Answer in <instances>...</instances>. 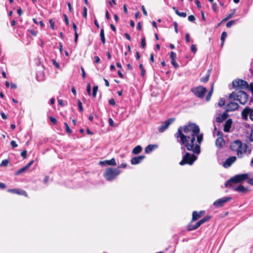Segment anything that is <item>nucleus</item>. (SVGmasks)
<instances>
[{
    "label": "nucleus",
    "mask_w": 253,
    "mask_h": 253,
    "mask_svg": "<svg viewBox=\"0 0 253 253\" xmlns=\"http://www.w3.org/2000/svg\"><path fill=\"white\" fill-rule=\"evenodd\" d=\"M29 31L30 32V33L34 36H36L37 35V31L34 30H30Z\"/></svg>",
    "instance_id": "nucleus-51"
},
{
    "label": "nucleus",
    "mask_w": 253,
    "mask_h": 253,
    "mask_svg": "<svg viewBox=\"0 0 253 253\" xmlns=\"http://www.w3.org/2000/svg\"><path fill=\"white\" fill-rule=\"evenodd\" d=\"M146 42H145V37H143L141 39V46L142 48H145L146 46Z\"/></svg>",
    "instance_id": "nucleus-37"
},
{
    "label": "nucleus",
    "mask_w": 253,
    "mask_h": 253,
    "mask_svg": "<svg viewBox=\"0 0 253 253\" xmlns=\"http://www.w3.org/2000/svg\"><path fill=\"white\" fill-rule=\"evenodd\" d=\"M231 199L232 198L230 197H224L214 201L213 205L217 208L221 207L225 203L230 201Z\"/></svg>",
    "instance_id": "nucleus-10"
},
{
    "label": "nucleus",
    "mask_w": 253,
    "mask_h": 253,
    "mask_svg": "<svg viewBox=\"0 0 253 253\" xmlns=\"http://www.w3.org/2000/svg\"><path fill=\"white\" fill-rule=\"evenodd\" d=\"M205 213V211H201L200 212H198L196 211H194L192 213V222L195 221L199 219Z\"/></svg>",
    "instance_id": "nucleus-16"
},
{
    "label": "nucleus",
    "mask_w": 253,
    "mask_h": 253,
    "mask_svg": "<svg viewBox=\"0 0 253 253\" xmlns=\"http://www.w3.org/2000/svg\"><path fill=\"white\" fill-rule=\"evenodd\" d=\"M229 98L238 101L241 104L244 105L248 99V95L246 92L242 90L236 91L229 95Z\"/></svg>",
    "instance_id": "nucleus-3"
},
{
    "label": "nucleus",
    "mask_w": 253,
    "mask_h": 253,
    "mask_svg": "<svg viewBox=\"0 0 253 253\" xmlns=\"http://www.w3.org/2000/svg\"><path fill=\"white\" fill-rule=\"evenodd\" d=\"M192 223L193 222L191 221V222L187 225V230L188 231H190L195 230L200 226V225L198 222H197L195 225H193Z\"/></svg>",
    "instance_id": "nucleus-19"
},
{
    "label": "nucleus",
    "mask_w": 253,
    "mask_h": 253,
    "mask_svg": "<svg viewBox=\"0 0 253 253\" xmlns=\"http://www.w3.org/2000/svg\"><path fill=\"white\" fill-rule=\"evenodd\" d=\"M7 191L11 193L17 194L18 195H24L27 196L26 192L23 190H21L19 189H9L7 190Z\"/></svg>",
    "instance_id": "nucleus-17"
},
{
    "label": "nucleus",
    "mask_w": 253,
    "mask_h": 253,
    "mask_svg": "<svg viewBox=\"0 0 253 253\" xmlns=\"http://www.w3.org/2000/svg\"><path fill=\"white\" fill-rule=\"evenodd\" d=\"M78 107H79V109L80 110V111H83V106H82V103L81 102V101L79 100L78 101Z\"/></svg>",
    "instance_id": "nucleus-39"
},
{
    "label": "nucleus",
    "mask_w": 253,
    "mask_h": 253,
    "mask_svg": "<svg viewBox=\"0 0 253 253\" xmlns=\"http://www.w3.org/2000/svg\"><path fill=\"white\" fill-rule=\"evenodd\" d=\"M188 19L189 21L193 22L195 20V18L194 15H191L188 16Z\"/></svg>",
    "instance_id": "nucleus-40"
},
{
    "label": "nucleus",
    "mask_w": 253,
    "mask_h": 253,
    "mask_svg": "<svg viewBox=\"0 0 253 253\" xmlns=\"http://www.w3.org/2000/svg\"><path fill=\"white\" fill-rule=\"evenodd\" d=\"M63 16L64 17V20H65L66 25H68L69 23V19H68V18L67 15L64 14L63 15Z\"/></svg>",
    "instance_id": "nucleus-49"
},
{
    "label": "nucleus",
    "mask_w": 253,
    "mask_h": 253,
    "mask_svg": "<svg viewBox=\"0 0 253 253\" xmlns=\"http://www.w3.org/2000/svg\"><path fill=\"white\" fill-rule=\"evenodd\" d=\"M121 173L119 168H109L106 169L104 173V176L108 181L115 179L116 177Z\"/></svg>",
    "instance_id": "nucleus-4"
},
{
    "label": "nucleus",
    "mask_w": 253,
    "mask_h": 253,
    "mask_svg": "<svg viewBox=\"0 0 253 253\" xmlns=\"http://www.w3.org/2000/svg\"><path fill=\"white\" fill-rule=\"evenodd\" d=\"M87 8L86 7H84V11H83V16L84 18H86V17H87Z\"/></svg>",
    "instance_id": "nucleus-45"
},
{
    "label": "nucleus",
    "mask_w": 253,
    "mask_h": 253,
    "mask_svg": "<svg viewBox=\"0 0 253 253\" xmlns=\"http://www.w3.org/2000/svg\"><path fill=\"white\" fill-rule=\"evenodd\" d=\"M248 177L249 175L248 173L237 174L226 181L225 183V186L228 187L229 185H231V184H235L246 179L248 180Z\"/></svg>",
    "instance_id": "nucleus-5"
},
{
    "label": "nucleus",
    "mask_w": 253,
    "mask_h": 253,
    "mask_svg": "<svg viewBox=\"0 0 253 253\" xmlns=\"http://www.w3.org/2000/svg\"><path fill=\"white\" fill-rule=\"evenodd\" d=\"M232 121L231 119H228L227 121H226L224 125V128L223 130L225 132H229L230 131V129L231 127Z\"/></svg>",
    "instance_id": "nucleus-20"
},
{
    "label": "nucleus",
    "mask_w": 253,
    "mask_h": 253,
    "mask_svg": "<svg viewBox=\"0 0 253 253\" xmlns=\"http://www.w3.org/2000/svg\"><path fill=\"white\" fill-rule=\"evenodd\" d=\"M94 59H95V63H98L100 62V58H99V57L98 56H95L94 57Z\"/></svg>",
    "instance_id": "nucleus-61"
},
{
    "label": "nucleus",
    "mask_w": 253,
    "mask_h": 253,
    "mask_svg": "<svg viewBox=\"0 0 253 253\" xmlns=\"http://www.w3.org/2000/svg\"><path fill=\"white\" fill-rule=\"evenodd\" d=\"M142 147L140 145H137L133 149L132 152L133 154L137 155L139 154L142 151Z\"/></svg>",
    "instance_id": "nucleus-23"
},
{
    "label": "nucleus",
    "mask_w": 253,
    "mask_h": 253,
    "mask_svg": "<svg viewBox=\"0 0 253 253\" xmlns=\"http://www.w3.org/2000/svg\"><path fill=\"white\" fill-rule=\"evenodd\" d=\"M236 22V21L234 20H231L229 22H228L226 24V27L227 28H230L231 27L233 24H234Z\"/></svg>",
    "instance_id": "nucleus-35"
},
{
    "label": "nucleus",
    "mask_w": 253,
    "mask_h": 253,
    "mask_svg": "<svg viewBox=\"0 0 253 253\" xmlns=\"http://www.w3.org/2000/svg\"><path fill=\"white\" fill-rule=\"evenodd\" d=\"M99 164L101 166H106V165H110V166H116L117 164L116 162V160L114 158H112L110 160H105L103 161H100L99 162Z\"/></svg>",
    "instance_id": "nucleus-15"
},
{
    "label": "nucleus",
    "mask_w": 253,
    "mask_h": 253,
    "mask_svg": "<svg viewBox=\"0 0 253 253\" xmlns=\"http://www.w3.org/2000/svg\"><path fill=\"white\" fill-rule=\"evenodd\" d=\"M9 163V161L7 159L3 160L1 164H0V166L1 167H5L7 166Z\"/></svg>",
    "instance_id": "nucleus-33"
},
{
    "label": "nucleus",
    "mask_w": 253,
    "mask_h": 253,
    "mask_svg": "<svg viewBox=\"0 0 253 253\" xmlns=\"http://www.w3.org/2000/svg\"><path fill=\"white\" fill-rule=\"evenodd\" d=\"M50 121L53 123L54 124H56L57 123L56 119L53 117H50L49 118Z\"/></svg>",
    "instance_id": "nucleus-53"
},
{
    "label": "nucleus",
    "mask_w": 253,
    "mask_h": 253,
    "mask_svg": "<svg viewBox=\"0 0 253 253\" xmlns=\"http://www.w3.org/2000/svg\"><path fill=\"white\" fill-rule=\"evenodd\" d=\"M239 105L234 102H230L226 105V111L228 112L234 111L238 109Z\"/></svg>",
    "instance_id": "nucleus-14"
},
{
    "label": "nucleus",
    "mask_w": 253,
    "mask_h": 253,
    "mask_svg": "<svg viewBox=\"0 0 253 253\" xmlns=\"http://www.w3.org/2000/svg\"><path fill=\"white\" fill-rule=\"evenodd\" d=\"M177 15H178V16H179L181 17H185L187 15V14L186 12H179Z\"/></svg>",
    "instance_id": "nucleus-43"
},
{
    "label": "nucleus",
    "mask_w": 253,
    "mask_h": 253,
    "mask_svg": "<svg viewBox=\"0 0 253 253\" xmlns=\"http://www.w3.org/2000/svg\"><path fill=\"white\" fill-rule=\"evenodd\" d=\"M139 68L141 70V75L144 76L145 74V70L143 68L142 64H140L139 66Z\"/></svg>",
    "instance_id": "nucleus-34"
},
{
    "label": "nucleus",
    "mask_w": 253,
    "mask_h": 253,
    "mask_svg": "<svg viewBox=\"0 0 253 253\" xmlns=\"http://www.w3.org/2000/svg\"><path fill=\"white\" fill-rule=\"evenodd\" d=\"M241 116L243 120L247 121L248 120V116L250 119L253 121V108L246 107L242 111Z\"/></svg>",
    "instance_id": "nucleus-8"
},
{
    "label": "nucleus",
    "mask_w": 253,
    "mask_h": 253,
    "mask_svg": "<svg viewBox=\"0 0 253 253\" xmlns=\"http://www.w3.org/2000/svg\"><path fill=\"white\" fill-rule=\"evenodd\" d=\"M126 167V164L123 163L121 165L118 166V167L117 168H119V169H120V168H125Z\"/></svg>",
    "instance_id": "nucleus-59"
},
{
    "label": "nucleus",
    "mask_w": 253,
    "mask_h": 253,
    "mask_svg": "<svg viewBox=\"0 0 253 253\" xmlns=\"http://www.w3.org/2000/svg\"><path fill=\"white\" fill-rule=\"evenodd\" d=\"M213 84H212L211 85V88L210 90V91H209L208 94V95L206 96V101H210V100L211 99V95H212V94L213 93Z\"/></svg>",
    "instance_id": "nucleus-24"
},
{
    "label": "nucleus",
    "mask_w": 253,
    "mask_h": 253,
    "mask_svg": "<svg viewBox=\"0 0 253 253\" xmlns=\"http://www.w3.org/2000/svg\"><path fill=\"white\" fill-rule=\"evenodd\" d=\"M27 169H26V168L25 167L19 169L18 170H17L16 172V175H19L20 174H21L23 172H24Z\"/></svg>",
    "instance_id": "nucleus-29"
},
{
    "label": "nucleus",
    "mask_w": 253,
    "mask_h": 253,
    "mask_svg": "<svg viewBox=\"0 0 253 253\" xmlns=\"http://www.w3.org/2000/svg\"><path fill=\"white\" fill-rule=\"evenodd\" d=\"M81 70H82V77L83 79H85V72L84 71V69L82 67H81Z\"/></svg>",
    "instance_id": "nucleus-57"
},
{
    "label": "nucleus",
    "mask_w": 253,
    "mask_h": 253,
    "mask_svg": "<svg viewBox=\"0 0 253 253\" xmlns=\"http://www.w3.org/2000/svg\"><path fill=\"white\" fill-rule=\"evenodd\" d=\"M237 158L235 156H231L227 158L226 161L223 163V166L225 168H228L230 167L232 164L235 162Z\"/></svg>",
    "instance_id": "nucleus-13"
},
{
    "label": "nucleus",
    "mask_w": 253,
    "mask_h": 253,
    "mask_svg": "<svg viewBox=\"0 0 253 253\" xmlns=\"http://www.w3.org/2000/svg\"><path fill=\"white\" fill-rule=\"evenodd\" d=\"M209 77H210V74H208L205 77L202 78L200 79V81H201V82H203V83H207L209 79Z\"/></svg>",
    "instance_id": "nucleus-28"
},
{
    "label": "nucleus",
    "mask_w": 253,
    "mask_h": 253,
    "mask_svg": "<svg viewBox=\"0 0 253 253\" xmlns=\"http://www.w3.org/2000/svg\"><path fill=\"white\" fill-rule=\"evenodd\" d=\"M226 37H227V33L225 32H223L222 34H221V38H220V40H221V44L222 46L223 45V44L224 43L225 39L226 38Z\"/></svg>",
    "instance_id": "nucleus-27"
},
{
    "label": "nucleus",
    "mask_w": 253,
    "mask_h": 253,
    "mask_svg": "<svg viewBox=\"0 0 253 253\" xmlns=\"http://www.w3.org/2000/svg\"><path fill=\"white\" fill-rule=\"evenodd\" d=\"M109 103L110 105H113V106L115 105L116 104L115 101L113 98H111V99H109Z\"/></svg>",
    "instance_id": "nucleus-55"
},
{
    "label": "nucleus",
    "mask_w": 253,
    "mask_h": 253,
    "mask_svg": "<svg viewBox=\"0 0 253 253\" xmlns=\"http://www.w3.org/2000/svg\"><path fill=\"white\" fill-rule=\"evenodd\" d=\"M191 50L192 52L195 53L197 51L196 45L194 44H192L191 46Z\"/></svg>",
    "instance_id": "nucleus-46"
},
{
    "label": "nucleus",
    "mask_w": 253,
    "mask_h": 253,
    "mask_svg": "<svg viewBox=\"0 0 253 253\" xmlns=\"http://www.w3.org/2000/svg\"><path fill=\"white\" fill-rule=\"evenodd\" d=\"M171 63L175 69H177L179 67L178 64L176 62V59H173V60H171Z\"/></svg>",
    "instance_id": "nucleus-38"
},
{
    "label": "nucleus",
    "mask_w": 253,
    "mask_h": 253,
    "mask_svg": "<svg viewBox=\"0 0 253 253\" xmlns=\"http://www.w3.org/2000/svg\"><path fill=\"white\" fill-rule=\"evenodd\" d=\"M211 218V216H205L204 218L198 221V222L200 224V225H202V224L204 223L205 222L209 221L210 219Z\"/></svg>",
    "instance_id": "nucleus-26"
},
{
    "label": "nucleus",
    "mask_w": 253,
    "mask_h": 253,
    "mask_svg": "<svg viewBox=\"0 0 253 253\" xmlns=\"http://www.w3.org/2000/svg\"><path fill=\"white\" fill-rule=\"evenodd\" d=\"M33 162H34V161L32 160L31 161H30L28 164H27V165L26 166H25L26 169H28L33 164Z\"/></svg>",
    "instance_id": "nucleus-58"
},
{
    "label": "nucleus",
    "mask_w": 253,
    "mask_h": 253,
    "mask_svg": "<svg viewBox=\"0 0 253 253\" xmlns=\"http://www.w3.org/2000/svg\"><path fill=\"white\" fill-rule=\"evenodd\" d=\"M206 88L199 85L197 87H193L191 89L192 93L197 97L200 99H203L205 93L207 92Z\"/></svg>",
    "instance_id": "nucleus-6"
},
{
    "label": "nucleus",
    "mask_w": 253,
    "mask_h": 253,
    "mask_svg": "<svg viewBox=\"0 0 253 253\" xmlns=\"http://www.w3.org/2000/svg\"><path fill=\"white\" fill-rule=\"evenodd\" d=\"M248 146L243 143L240 140H236L231 142L230 149L231 151L235 152L238 158H241L247 152Z\"/></svg>",
    "instance_id": "nucleus-2"
},
{
    "label": "nucleus",
    "mask_w": 253,
    "mask_h": 253,
    "mask_svg": "<svg viewBox=\"0 0 253 253\" xmlns=\"http://www.w3.org/2000/svg\"><path fill=\"white\" fill-rule=\"evenodd\" d=\"M173 25L174 26V31L175 33H178V24L175 21L173 22Z\"/></svg>",
    "instance_id": "nucleus-48"
},
{
    "label": "nucleus",
    "mask_w": 253,
    "mask_h": 253,
    "mask_svg": "<svg viewBox=\"0 0 253 253\" xmlns=\"http://www.w3.org/2000/svg\"><path fill=\"white\" fill-rule=\"evenodd\" d=\"M217 135L219 136L216 139L215 145L218 149H220L224 146L225 141L222 136V132L218 131Z\"/></svg>",
    "instance_id": "nucleus-11"
},
{
    "label": "nucleus",
    "mask_w": 253,
    "mask_h": 253,
    "mask_svg": "<svg viewBox=\"0 0 253 253\" xmlns=\"http://www.w3.org/2000/svg\"><path fill=\"white\" fill-rule=\"evenodd\" d=\"M235 13V9H234L233 11H232V12L230 13V14H228L226 17H227V18H228L229 19L231 18L233 16V15H234Z\"/></svg>",
    "instance_id": "nucleus-41"
},
{
    "label": "nucleus",
    "mask_w": 253,
    "mask_h": 253,
    "mask_svg": "<svg viewBox=\"0 0 253 253\" xmlns=\"http://www.w3.org/2000/svg\"><path fill=\"white\" fill-rule=\"evenodd\" d=\"M100 36L102 42L104 44L106 42L104 29L102 28L100 33Z\"/></svg>",
    "instance_id": "nucleus-25"
},
{
    "label": "nucleus",
    "mask_w": 253,
    "mask_h": 253,
    "mask_svg": "<svg viewBox=\"0 0 253 253\" xmlns=\"http://www.w3.org/2000/svg\"><path fill=\"white\" fill-rule=\"evenodd\" d=\"M228 187L231 188L233 191H237L240 193H245L248 190L247 188H245L242 185H239L236 186L235 184H231V185H229Z\"/></svg>",
    "instance_id": "nucleus-12"
},
{
    "label": "nucleus",
    "mask_w": 253,
    "mask_h": 253,
    "mask_svg": "<svg viewBox=\"0 0 253 253\" xmlns=\"http://www.w3.org/2000/svg\"><path fill=\"white\" fill-rule=\"evenodd\" d=\"M27 151L26 150H24L22 152V153H21V156L24 158V159H25L26 158V156H27Z\"/></svg>",
    "instance_id": "nucleus-50"
},
{
    "label": "nucleus",
    "mask_w": 253,
    "mask_h": 253,
    "mask_svg": "<svg viewBox=\"0 0 253 253\" xmlns=\"http://www.w3.org/2000/svg\"><path fill=\"white\" fill-rule=\"evenodd\" d=\"M158 147V145L154 144H150L148 145L145 148V152L147 154L150 153L154 149L157 148Z\"/></svg>",
    "instance_id": "nucleus-22"
},
{
    "label": "nucleus",
    "mask_w": 253,
    "mask_h": 253,
    "mask_svg": "<svg viewBox=\"0 0 253 253\" xmlns=\"http://www.w3.org/2000/svg\"><path fill=\"white\" fill-rule=\"evenodd\" d=\"M0 115L1 116V118L3 119H7V116L6 115L3 113V112H1L0 113Z\"/></svg>",
    "instance_id": "nucleus-63"
},
{
    "label": "nucleus",
    "mask_w": 253,
    "mask_h": 253,
    "mask_svg": "<svg viewBox=\"0 0 253 253\" xmlns=\"http://www.w3.org/2000/svg\"><path fill=\"white\" fill-rule=\"evenodd\" d=\"M64 126H65V130L67 133H72V130L70 129L69 126L68 124L66 122L64 123Z\"/></svg>",
    "instance_id": "nucleus-31"
},
{
    "label": "nucleus",
    "mask_w": 253,
    "mask_h": 253,
    "mask_svg": "<svg viewBox=\"0 0 253 253\" xmlns=\"http://www.w3.org/2000/svg\"><path fill=\"white\" fill-rule=\"evenodd\" d=\"M225 99L223 98H221L218 103V105L220 107H222L225 105Z\"/></svg>",
    "instance_id": "nucleus-30"
},
{
    "label": "nucleus",
    "mask_w": 253,
    "mask_h": 253,
    "mask_svg": "<svg viewBox=\"0 0 253 253\" xmlns=\"http://www.w3.org/2000/svg\"><path fill=\"white\" fill-rule=\"evenodd\" d=\"M49 22L50 23V28L52 30H54V22H53V21L52 19H50L49 20Z\"/></svg>",
    "instance_id": "nucleus-42"
},
{
    "label": "nucleus",
    "mask_w": 253,
    "mask_h": 253,
    "mask_svg": "<svg viewBox=\"0 0 253 253\" xmlns=\"http://www.w3.org/2000/svg\"><path fill=\"white\" fill-rule=\"evenodd\" d=\"M249 90L252 91L253 95V83H251L250 84V88Z\"/></svg>",
    "instance_id": "nucleus-64"
},
{
    "label": "nucleus",
    "mask_w": 253,
    "mask_h": 253,
    "mask_svg": "<svg viewBox=\"0 0 253 253\" xmlns=\"http://www.w3.org/2000/svg\"><path fill=\"white\" fill-rule=\"evenodd\" d=\"M174 136L177 142L181 145V149L182 154H184L179 165H192L197 159V157L194 154L185 151H192L196 154L200 153V145L203 140V134L200 133L199 126L195 124H189L183 126H180Z\"/></svg>",
    "instance_id": "nucleus-1"
},
{
    "label": "nucleus",
    "mask_w": 253,
    "mask_h": 253,
    "mask_svg": "<svg viewBox=\"0 0 253 253\" xmlns=\"http://www.w3.org/2000/svg\"><path fill=\"white\" fill-rule=\"evenodd\" d=\"M195 3L198 8H200L201 7L200 2L199 0H196L195 1Z\"/></svg>",
    "instance_id": "nucleus-60"
},
{
    "label": "nucleus",
    "mask_w": 253,
    "mask_h": 253,
    "mask_svg": "<svg viewBox=\"0 0 253 253\" xmlns=\"http://www.w3.org/2000/svg\"><path fill=\"white\" fill-rule=\"evenodd\" d=\"M175 120L174 118H169L164 122L162 123V125L158 127V130L160 132H163L165 131Z\"/></svg>",
    "instance_id": "nucleus-9"
},
{
    "label": "nucleus",
    "mask_w": 253,
    "mask_h": 253,
    "mask_svg": "<svg viewBox=\"0 0 253 253\" xmlns=\"http://www.w3.org/2000/svg\"><path fill=\"white\" fill-rule=\"evenodd\" d=\"M98 90V86L95 85L93 87L92 95L94 97H96V93Z\"/></svg>",
    "instance_id": "nucleus-32"
},
{
    "label": "nucleus",
    "mask_w": 253,
    "mask_h": 253,
    "mask_svg": "<svg viewBox=\"0 0 253 253\" xmlns=\"http://www.w3.org/2000/svg\"><path fill=\"white\" fill-rule=\"evenodd\" d=\"M190 35L188 33H186L185 34V41L186 42H190Z\"/></svg>",
    "instance_id": "nucleus-44"
},
{
    "label": "nucleus",
    "mask_w": 253,
    "mask_h": 253,
    "mask_svg": "<svg viewBox=\"0 0 253 253\" xmlns=\"http://www.w3.org/2000/svg\"><path fill=\"white\" fill-rule=\"evenodd\" d=\"M170 59L172 60H173V59H176V54L173 51L170 52Z\"/></svg>",
    "instance_id": "nucleus-36"
},
{
    "label": "nucleus",
    "mask_w": 253,
    "mask_h": 253,
    "mask_svg": "<svg viewBox=\"0 0 253 253\" xmlns=\"http://www.w3.org/2000/svg\"><path fill=\"white\" fill-rule=\"evenodd\" d=\"M227 117V113L226 112H224L221 114H219L218 116L216 118V120L218 123H222L226 119Z\"/></svg>",
    "instance_id": "nucleus-21"
},
{
    "label": "nucleus",
    "mask_w": 253,
    "mask_h": 253,
    "mask_svg": "<svg viewBox=\"0 0 253 253\" xmlns=\"http://www.w3.org/2000/svg\"><path fill=\"white\" fill-rule=\"evenodd\" d=\"M232 85L235 89H248L250 88V85L248 83L243 80L238 79L232 82Z\"/></svg>",
    "instance_id": "nucleus-7"
},
{
    "label": "nucleus",
    "mask_w": 253,
    "mask_h": 253,
    "mask_svg": "<svg viewBox=\"0 0 253 253\" xmlns=\"http://www.w3.org/2000/svg\"><path fill=\"white\" fill-rule=\"evenodd\" d=\"M145 158V156L141 155L133 157L131 160V164L135 165L140 163Z\"/></svg>",
    "instance_id": "nucleus-18"
},
{
    "label": "nucleus",
    "mask_w": 253,
    "mask_h": 253,
    "mask_svg": "<svg viewBox=\"0 0 253 253\" xmlns=\"http://www.w3.org/2000/svg\"><path fill=\"white\" fill-rule=\"evenodd\" d=\"M212 9L214 11L217 12V4L215 3H213L212 6Z\"/></svg>",
    "instance_id": "nucleus-52"
},
{
    "label": "nucleus",
    "mask_w": 253,
    "mask_h": 253,
    "mask_svg": "<svg viewBox=\"0 0 253 253\" xmlns=\"http://www.w3.org/2000/svg\"><path fill=\"white\" fill-rule=\"evenodd\" d=\"M86 90L89 95L91 94V86L90 84H88L87 85Z\"/></svg>",
    "instance_id": "nucleus-47"
},
{
    "label": "nucleus",
    "mask_w": 253,
    "mask_h": 253,
    "mask_svg": "<svg viewBox=\"0 0 253 253\" xmlns=\"http://www.w3.org/2000/svg\"><path fill=\"white\" fill-rule=\"evenodd\" d=\"M141 9H142V10L143 11V13L144 15H145V16H147V15H148L147 14V11H146V10L145 9V8L144 5H142L141 6Z\"/></svg>",
    "instance_id": "nucleus-56"
},
{
    "label": "nucleus",
    "mask_w": 253,
    "mask_h": 253,
    "mask_svg": "<svg viewBox=\"0 0 253 253\" xmlns=\"http://www.w3.org/2000/svg\"><path fill=\"white\" fill-rule=\"evenodd\" d=\"M10 144L13 148H15L17 147V144H16V142L14 140L11 141Z\"/></svg>",
    "instance_id": "nucleus-54"
},
{
    "label": "nucleus",
    "mask_w": 253,
    "mask_h": 253,
    "mask_svg": "<svg viewBox=\"0 0 253 253\" xmlns=\"http://www.w3.org/2000/svg\"><path fill=\"white\" fill-rule=\"evenodd\" d=\"M248 183L253 186V178H249L248 180Z\"/></svg>",
    "instance_id": "nucleus-62"
}]
</instances>
